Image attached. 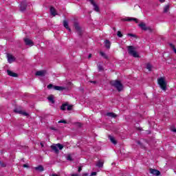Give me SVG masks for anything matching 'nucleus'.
I'll return each instance as SVG.
<instances>
[{
    "label": "nucleus",
    "mask_w": 176,
    "mask_h": 176,
    "mask_svg": "<svg viewBox=\"0 0 176 176\" xmlns=\"http://www.w3.org/2000/svg\"><path fill=\"white\" fill-rule=\"evenodd\" d=\"M111 86H113V87H116L118 91H122V90H123V85H122L120 81L113 80L111 82Z\"/></svg>",
    "instance_id": "1"
},
{
    "label": "nucleus",
    "mask_w": 176,
    "mask_h": 176,
    "mask_svg": "<svg viewBox=\"0 0 176 176\" xmlns=\"http://www.w3.org/2000/svg\"><path fill=\"white\" fill-rule=\"evenodd\" d=\"M128 52L130 56H133V57L138 58L140 57V55L138 54V52L135 51V47L133 46H128Z\"/></svg>",
    "instance_id": "2"
},
{
    "label": "nucleus",
    "mask_w": 176,
    "mask_h": 176,
    "mask_svg": "<svg viewBox=\"0 0 176 176\" xmlns=\"http://www.w3.org/2000/svg\"><path fill=\"white\" fill-rule=\"evenodd\" d=\"M158 85H160V87L162 90H166L167 89V83L166 82V80H164V78H160L158 79Z\"/></svg>",
    "instance_id": "3"
},
{
    "label": "nucleus",
    "mask_w": 176,
    "mask_h": 176,
    "mask_svg": "<svg viewBox=\"0 0 176 176\" xmlns=\"http://www.w3.org/2000/svg\"><path fill=\"white\" fill-rule=\"evenodd\" d=\"M63 148H64V146H63L61 144H56L51 146V148L52 151H54V152H55V153H58V149L61 151Z\"/></svg>",
    "instance_id": "4"
},
{
    "label": "nucleus",
    "mask_w": 176,
    "mask_h": 176,
    "mask_svg": "<svg viewBox=\"0 0 176 176\" xmlns=\"http://www.w3.org/2000/svg\"><path fill=\"white\" fill-rule=\"evenodd\" d=\"M52 87L54 89V90H58V91H63V90H65L64 87L53 86L52 84L47 85V89H52Z\"/></svg>",
    "instance_id": "5"
},
{
    "label": "nucleus",
    "mask_w": 176,
    "mask_h": 176,
    "mask_svg": "<svg viewBox=\"0 0 176 176\" xmlns=\"http://www.w3.org/2000/svg\"><path fill=\"white\" fill-rule=\"evenodd\" d=\"M89 2L91 5L94 6V10H95V12H100V7H98V6L97 5V3H96L94 0H89Z\"/></svg>",
    "instance_id": "6"
},
{
    "label": "nucleus",
    "mask_w": 176,
    "mask_h": 176,
    "mask_svg": "<svg viewBox=\"0 0 176 176\" xmlns=\"http://www.w3.org/2000/svg\"><path fill=\"white\" fill-rule=\"evenodd\" d=\"M138 26L140 27V28H141L142 30H144V31H146L148 30H149L151 31V28L149 27H146V24H145V23L144 22H141Z\"/></svg>",
    "instance_id": "7"
},
{
    "label": "nucleus",
    "mask_w": 176,
    "mask_h": 176,
    "mask_svg": "<svg viewBox=\"0 0 176 176\" xmlns=\"http://www.w3.org/2000/svg\"><path fill=\"white\" fill-rule=\"evenodd\" d=\"M7 57H8V63H10V64H12V63H14L16 60V58H14V56H13V55L8 54H7Z\"/></svg>",
    "instance_id": "8"
},
{
    "label": "nucleus",
    "mask_w": 176,
    "mask_h": 176,
    "mask_svg": "<svg viewBox=\"0 0 176 176\" xmlns=\"http://www.w3.org/2000/svg\"><path fill=\"white\" fill-rule=\"evenodd\" d=\"M25 45H27V46H34V42H32L31 41V39L28 38H25L23 39Z\"/></svg>",
    "instance_id": "9"
},
{
    "label": "nucleus",
    "mask_w": 176,
    "mask_h": 176,
    "mask_svg": "<svg viewBox=\"0 0 176 176\" xmlns=\"http://www.w3.org/2000/svg\"><path fill=\"white\" fill-rule=\"evenodd\" d=\"M35 75L36 76H45L46 71L45 70L38 71L36 72Z\"/></svg>",
    "instance_id": "10"
},
{
    "label": "nucleus",
    "mask_w": 176,
    "mask_h": 176,
    "mask_svg": "<svg viewBox=\"0 0 176 176\" xmlns=\"http://www.w3.org/2000/svg\"><path fill=\"white\" fill-rule=\"evenodd\" d=\"M124 21H135V23H138V19L137 18L127 17L124 19Z\"/></svg>",
    "instance_id": "11"
},
{
    "label": "nucleus",
    "mask_w": 176,
    "mask_h": 176,
    "mask_svg": "<svg viewBox=\"0 0 176 176\" xmlns=\"http://www.w3.org/2000/svg\"><path fill=\"white\" fill-rule=\"evenodd\" d=\"M150 173H151V174H153V175H157V176L160 175V171H159L156 169L151 168Z\"/></svg>",
    "instance_id": "12"
},
{
    "label": "nucleus",
    "mask_w": 176,
    "mask_h": 176,
    "mask_svg": "<svg viewBox=\"0 0 176 176\" xmlns=\"http://www.w3.org/2000/svg\"><path fill=\"white\" fill-rule=\"evenodd\" d=\"M7 74H8V75H9V76H12V78H17V76H19V75H17V74L13 72L12 71H10V70H7Z\"/></svg>",
    "instance_id": "13"
},
{
    "label": "nucleus",
    "mask_w": 176,
    "mask_h": 176,
    "mask_svg": "<svg viewBox=\"0 0 176 176\" xmlns=\"http://www.w3.org/2000/svg\"><path fill=\"white\" fill-rule=\"evenodd\" d=\"M50 12L52 16H56L57 14V12H56V9H54L53 7L50 8Z\"/></svg>",
    "instance_id": "14"
},
{
    "label": "nucleus",
    "mask_w": 176,
    "mask_h": 176,
    "mask_svg": "<svg viewBox=\"0 0 176 176\" xmlns=\"http://www.w3.org/2000/svg\"><path fill=\"white\" fill-rule=\"evenodd\" d=\"M104 46L107 47V49L111 48V42L109 40H106L104 41Z\"/></svg>",
    "instance_id": "15"
},
{
    "label": "nucleus",
    "mask_w": 176,
    "mask_h": 176,
    "mask_svg": "<svg viewBox=\"0 0 176 176\" xmlns=\"http://www.w3.org/2000/svg\"><path fill=\"white\" fill-rule=\"evenodd\" d=\"M47 100L51 102V104H54V96L53 95H50L47 98Z\"/></svg>",
    "instance_id": "16"
},
{
    "label": "nucleus",
    "mask_w": 176,
    "mask_h": 176,
    "mask_svg": "<svg viewBox=\"0 0 176 176\" xmlns=\"http://www.w3.org/2000/svg\"><path fill=\"white\" fill-rule=\"evenodd\" d=\"M25 8H27V6H25V2L23 1L21 3V12H24V10H25Z\"/></svg>",
    "instance_id": "17"
},
{
    "label": "nucleus",
    "mask_w": 176,
    "mask_h": 176,
    "mask_svg": "<svg viewBox=\"0 0 176 176\" xmlns=\"http://www.w3.org/2000/svg\"><path fill=\"white\" fill-rule=\"evenodd\" d=\"M63 25L66 30H68V31L71 32V29L69 28V26H68V22L67 21H63Z\"/></svg>",
    "instance_id": "18"
},
{
    "label": "nucleus",
    "mask_w": 176,
    "mask_h": 176,
    "mask_svg": "<svg viewBox=\"0 0 176 176\" xmlns=\"http://www.w3.org/2000/svg\"><path fill=\"white\" fill-rule=\"evenodd\" d=\"M74 28L78 31V34H80V27H79V24L77 23H74Z\"/></svg>",
    "instance_id": "19"
},
{
    "label": "nucleus",
    "mask_w": 176,
    "mask_h": 176,
    "mask_svg": "<svg viewBox=\"0 0 176 176\" xmlns=\"http://www.w3.org/2000/svg\"><path fill=\"white\" fill-rule=\"evenodd\" d=\"M109 138L111 142H112V144H113L114 145H116L117 142H116V140H115V138H113V136H109Z\"/></svg>",
    "instance_id": "20"
},
{
    "label": "nucleus",
    "mask_w": 176,
    "mask_h": 176,
    "mask_svg": "<svg viewBox=\"0 0 176 176\" xmlns=\"http://www.w3.org/2000/svg\"><path fill=\"white\" fill-rule=\"evenodd\" d=\"M146 69H148V71H152V68H153V66H152L151 65V63H146Z\"/></svg>",
    "instance_id": "21"
},
{
    "label": "nucleus",
    "mask_w": 176,
    "mask_h": 176,
    "mask_svg": "<svg viewBox=\"0 0 176 176\" xmlns=\"http://www.w3.org/2000/svg\"><path fill=\"white\" fill-rule=\"evenodd\" d=\"M106 116H109V118H116V114L113 113H107Z\"/></svg>",
    "instance_id": "22"
},
{
    "label": "nucleus",
    "mask_w": 176,
    "mask_h": 176,
    "mask_svg": "<svg viewBox=\"0 0 176 176\" xmlns=\"http://www.w3.org/2000/svg\"><path fill=\"white\" fill-rule=\"evenodd\" d=\"M14 112H16V113H21L22 115H24V116H28V113L23 112L21 111H18L17 109H15Z\"/></svg>",
    "instance_id": "23"
},
{
    "label": "nucleus",
    "mask_w": 176,
    "mask_h": 176,
    "mask_svg": "<svg viewBox=\"0 0 176 176\" xmlns=\"http://www.w3.org/2000/svg\"><path fill=\"white\" fill-rule=\"evenodd\" d=\"M168 10H170V6L169 5L165 6L164 8V13H167Z\"/></svg>",
    "instance_id": "24"
},
{
    "label": "nucleus",
    "mask_w": 176,
    "mask_h": 176,
    "mask_svg": "<svg viewBox=\"0 0 176 176\" xmlns=\"http://www.w3.org/2000/svg\"><path fill=\"white\" fill-rule=\"evenodd\" d=\"M34 168L37 171H43V166H38L37 167H35Z\"/></svg>",
    "instance_id": "25"
},
{
    "label": "nucleus",
    "mask_w": 176,
    "mask_h": 176,
    "mask_svg": "<svg viewBox=\"0 0 176 176\" xmlns=\"http://www.w3.org/2000/svg\"><path fill=\"white\" fill-rule=\"evenodd\" d=\"M97 167L101 168L104 166V162L99 161L97 164H96Z\"/></svg>",
    "instance_id": "26"
},
{
    "label": "nucleus",
    "mask_w": 176,
    "mask_h": 176,
    "mask_svg": "<svg viewBox=\"0 0 176 176\" xmlns=\"http://www.w3.org/2000/svg\"><path fill=\"white\" fill-rule=\"evenodd\" d=\"M67 104H62V106L60 107V109L62 111H65V109H67Z\"/></svg>",
    "instance_id": "27"
},
{
    "label": "nucleus",
    "mask_w": 176,
    "mask_h": 176,
    "mask_svg": "<svg viewBox=\"0 0 176 176\" xmlns=\"http://www.w3.org/2000/svg\"><path fill=\"white\" fill-rule=\"evenodd\" d=\"M100 56H102V57H103L104 58H108V56H107V54H105V53H104L103 52H100Z\"/></svg>",
    "instance_id": "28"
},
{
    "label": "nucleus",
    "mask_w": 176,
    "mask_h": 176,
    "mask_svg": "<svg viewBox=\"0 0 176 176\" xmlns=\"http://www.w3.org/2000/svg\"><path fill=\"white\" fill-rule=\"evenodd\" d=\"M118 36H119V38H122L123 36V34H122V32H120V31H118L117 33Z\"/></svg>",
    "instance_id": "29"
},
{
    "label": "nucleus",
    "mask_w": 176,
    "mask_h": 176,
    "mask_svg": "<svg viewBox=\"0 0 176 176\" xmlns=\"http://www.w3.org/2000/svg\"><path fill=\"white\" fill-rule=\"evenodd\" d=\"M58 123H64V124H67V121H65V120H61L58 121Z\"/></svg>",
    "instance_id": "30"
},
{
    "label": "nucleus",
    "mask_w": 176,
    "mask_h": 176,
    "mask_svg": "<svg viewBox=\"0 0 176 176\" xmlns=\"http://www.w3.org/2000/svg\"><path fill=\"white\" fill-rule=\"evenodd\" d=\"M67 160H69L70 162L72 161V157H71V155H67Z\"/></svg>",
    "instance_id": "31"
},
{
    "label": "nucleus",
    "mask_w": 176,
    "mask_h": 176,
    "mask_svg": "<svg viewBox=\"0 0 176 176\" xmlns=\"http://www.w3.org/2000/svg\"><path fill=\"white\" fill-rule=\"evenodd\" d=\"M50 130H54V131H57V129L56 127L51 126Z\"/></svg>",
    "instance_id": "32"
},
{
    "label": "nucleus",
    "mask_w": 176,
    "mask_h": 176,
    "mask_svg": "<svg viewBox=\"0 0 176 176\" xmlns=\"http://www.w3.org/2000/svg\"><path fill=\"white\" fill-rule=\"evenodd\" d=\"M67 111H71V109H72V106H68V104H67Z\"/></svg>",
    "instance_id": "33"
},
{
    "label": "nucleus",
    "mask_w": 176,
    "mask_h": 176,
    "mask_svg": "<svg viewBox=\"0 0 176 176\" xmlns=\"http://www.w3.org/2000/svg\"><path fill=\"white\" fill-rule=\"evenodd\" d=\"M128 36H133V38H135V35L133 34H128Z\"/></svg>",
    "instance_id": "34"
},
{
    "label": "nucleus",
    "mask_w": 176,
    "mask_h": 176,
    "mask_svg": "<svg viewBox=\"0 0 176 176\" xmlns=\"http://www.w3.org/2000/svg\"><path fill=\"white\" fill-rule=\"evenodd\" d=\"M97 175V172H93L91 173V176Z\"/></svg>",
    "instance_id": "35"
},
{
    "label": "nucleus",
    "mask_w": 176,
    "mask_h": 176,
    "mask_svg": "<svg viewBox=\"0 0 176 176\" xmlns=\"http://www.w3.org/2000/svg\"><path fill=\"white\" fill-rule=\"evenodd\" d=\"M82 171V167L78 168V173H80Z\"/></svg>",
    "instance_id": "36"
},
{
    "label": "nucleus",
    "mask_w": 176,
    "mask_h": 176,
    "mask_svg": "<svg viewBox=\"0 0 176 176\" xmlns=\"http://www.w3.org/2000/svg\"><path fill=\"white\" fill-rule=\"evenodd\" d=\"M165 1H166V0H160V2H161V3H163Z\"/></svg>",
    "instance_id": "37"
},
{
    "label": "nucleus",
    "mask_w": 176,
    "mask_h": 176,
    "mask_svg": "<svg viewBox=\"0 0 176 176\" xmlns=\"http://www.w3.org/2000/svg\"><path fill=\"white\" fill-rule=\"evenodd\" d=\"M23 167H24V168H28V164H24V165H23Z\"/></svg>",
    "instance_id": "38"
},
{
    "label": "nucleus",
    "mask_w": 176,
    "mask_h": 176,
    "mask_svg": "<svg viewBox=\"0 0 176 176\" xmlns=\"http://www.w3.org/2000/svg\"><path fill=\"white\" fill-rule=\"evenodd\" d=\"M98 69H99L100 71H101L102 69V67H101V66H99Z\"/></svg>",
    "instance_id": "39"
},
{
    "label": "nucleus",
    "mask_w": 176,
    "mask_h": 176,
    "mask_svg": "<svg viewBox=\"0 0 176 176\" xmlns=\"http://www.w3.org/2000/svg\"><path fill=\"white\" fill-rule=\"evenodd\" d=\"M91 58V54H89L88 56V58Z\"/></svg>",
    "instance_id": "40"
},
{
    "label": "nucleus",
    "mask_w": 176,
    "mask_h": 176,
    "mask_svg": "<svg viewBox=\"0 0 176 176\" xmlns=\"http://www.w3.org/2000/svg\"><path fill=\"white\" fill-rule=\"evenodd\" d=\"M72 176H79L78 174L72 175Z\"/></svg>",
    "instance_id": "41"
},
{
    "label": "nucleus",
    "mask_w": 176,
    "mask_h": 176,
    "mask_svg": "<svg viewBox=\"0 0 176 176\" xmlns=\"http://www.w3.org/2000/svg\"><path fill=\"white\" fill-rule=\"evenodd\" d=\"M52 176H58V175L56 174H53Z\"/></svg>",
    "instance_id": "42"
},
{
    "label": "nucleus",
    "mask_w": 176,
    "mask_h": 176,
    "mask_svg": "<svg viewBox=\"0 0 176 176\" xmlns=\"http://www.w3.org/2000/svg\"><path fill=\"white\" fill-rule=\"evenodd\" d=\"M91 83H96V81H91Z\"/></svg>",
    "instance_id": "43"
},
{
    "label": "nucleus",
    "mask_w": 176,
    "mask_h": 176,
    "mask_svg": "<svg viewBox=\"0 0 176 176\" xmlns=\"http://www.w3.org/2000/svg\"><path fill=\"white\" fill-rule=\"evenodd\" d=\"M41 146H43V144L41 143Z\"/></svg>",
    "instance_id": "44"
},
{
    "label": "nucleus",
    "mask_w": 176,
    "mask_h": 176,
    "mask_svg": "<svg viewBox=\"0 0 176 176\" xmlns=\"http://www.w3.org/2000/svg\"><path fill=\"white\" fill-rule=\"evenodd\" d=\"M85 175H87V174H85Z\"/></svg>",
    "instance_id": "45"
},
{
    "label": "nucleus",
    "mask_w": 176,
    "mask_h": 176,
    "mask_svg": "<svg viewBox=\"0 0 176 176\" xmlns=\"http://www.w3.org/2000/svg\"><path fill=\"white\" fill-rule=\"evenodd\" d=\"M0 164H1V161H0Z\"/></svg>",
    "instance_id": "46"
}]
</instances>
